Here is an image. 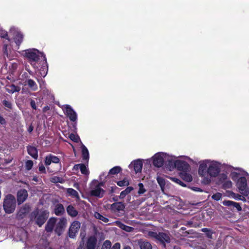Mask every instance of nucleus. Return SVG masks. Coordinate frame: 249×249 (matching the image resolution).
<instances>
[{"mask_svg": "<svg viewBox=\"0 0 249 249\" xmlns=\"http://www.w3.org/2000/svg\"><path fill=\"white\" fill-rule=\"evenodd\" d=\"M223 164L221 162L211 160H205L199 162L198 174L202 178V183L210 184L212 180L219 177Z\"/></svg>", "mask_w": 249, "mask_h": 249, "instance_id": "f257e3e1", "label": "nucleus"}, {"mask_svg": "<svg viewBox=\"0 0 249 249\" xmlns=\"http://www.w3.org/2000/svg\"><path fill=\"white\" fill-rule=\"evenodd\" d=\"M239 172L233 171L231 172L230 176L235 182V185L239 192L246 196L249 194V187L248 185L247 180L246 178L249 175L248 173L240 169H238Z\"/></svg>", "mask_w": 249, "mask_h": 249, "instance_id": "f03ea898", "label": "nucleus"}, {"mask_svg": "<svg viewBox=\"0 0 249 249\" xmlns=\"http://www.w3.org/2000/svg\"><path fill=\"white\" fill-rule=\"evenodd\" d=\"M21 54L25 57H26L30 61L31 65L34 68H37L36 65L40 57H42L44 63L46 65L47 60L45 56L41 52H39L37 50L35 49H30L22 51Z\"/></svg>", "mask_w": 249, "mask_h": 249, "instance_id": "7ed1b4c3", "label": "nucleus"}, {"mask_svg": "<svg viewBox=\"0 0 249 249\" xmlns=\"http://www.w3.org/2000/svg\"><path fill=\"white\" fill-rule=\"evenodd\" d=\"M175 156L169 155L163 152L157 153L153 157V163L154 166L161 167L164 162H168L169 164L175 160Z\"/></svg>", "mask_w": 249, "mask_h": 249, "instance_id": "20e7f679", "label": "nucleus"}, {"mask_svg": "<svg viewBox=\"0 0 249 249\" xmlns=\"http://www.w3.org/2000/svg\"><path fill=\"white\" fill-rule=\"evenodd\" d=\"M179 158L181 159H177L175 157V160L171 163L173 164V167L177 168L181 172L184 170H190V166L187 162L191 163L193 161V160L187 156H180Z\"/></svg>", "mask_w": 249, "mask_h": 249, "instance_id": "39448f33", "label": "nucleus"}, {"mask_svg": "<svg viewBox=\"0 0 249 249\" xmlns=\"http://www.w3.org/2000/svg\"><path fill=\"white\" fill-rule=\"evenodd\" d=\"M103 183L99 182L97 180H93L90 184L89 188V195L92 196L99 198L103 197L105 194V190L102 188Z\"/></svg>", "mask_w": 249, "mask_h": 249, "instance_id": "423d86ee", "label": "nucleus"}, {"mask_svg": "<svg viewBox=\"0 0 249 249\" xmlns=\"http://www.w3.org/2000/svg\"><path fill=\"white\" fill-rule=\"evenodd\" d=\"M16 207V200L15 197L11 195H7L3 202V208L6 213H13Z\"/></svg>", "mask_w": 249, "mask_h": 249, "instance_id": "0eeeda50", "label": "nucleus"}, {"mask_svg": "<svg viewBox=\"0 0 249 249\" xmlns=\"http://www.w3.org/2000/svg\"><path fill=\"white\" fill-rule=\"evenodd\" d=\"M48 216V213L45 210L36 211L32 214V218L34 217L36 223L41 227L45 222Z\"/></svg>", "mask_w": 249, "mask_h": 249, "instance_id": "6e6552de", "label": "nucleus"}, {"mask_svg": "<svg viewBox=\"0 0 249 249\" xmlns=\"http://www.w3.org/2000/svg\"><path fill=\"white\" fill-rule=\"evenodd\" d=\"M10 33L13 35L16 44L19 46L23 40V35L22 34L18 28L14 27L11 28Z\"/></svg>", "mask_w": 249, "mask_h": 249, "instance_id": "1a4fd4ad", "label": "nucleus"}, {"mask_svg": "<svg viewBox=\"0 0 249 249\" xmlns=\"http://www.w3.org/2000/svg\"><path fill=\"white\" fill-rule=\"evenodd\" d=\"M219 182L222 184V187L224 189H230L232 186V181L228 178L227 174H221L218 177Z\"/></svg>", "mask_w": 249, "mask_h": 249, "instance_id": "9d476101", "label": "nucleus"}, {"mask_svg": "<svg viewBox=\"0 0 249 249\" xmlns=\"http://www.w3.org/2000/svg\"><path fill=\"white\" fill-rule=\"evenodd\" d=\"M63 109L71 121L73 122L76 121L77 119V114L70 106L68 105L64 106Z\"/></svg>", "mask_w": 249, "mask_h": 249, "instance_id": "9b49d317", "label": "nucleus"}, {"mask_svg": "<svg viewBox=\"0 0 249 249\" xmlns=\"http://www.w3.org/2000/svg\"><path fill=\"white\" fill-rule=\"evenodd\" d=\"M80 223L77 221H75L72 223L70 229L69 234L71 238H74L80 228Z\"/></svg>", "mask_w": 249, "mask_h": 249, "instance_id": "f8f14e48", "label": "nucleus"}, {"mask_svg": "<svg viewBox=\"0 0 249 249\" xmlns=\"http://www.w3.org/2000/svg\"><path fill=\"white\" fill-rule=\"evenodd\" d=\"M67 220L65 218H61L59 221L56 224V227L54 230L55 233L59 236H60L64 228L66 227Z\"/></svg>", "mask_w": 249, "mask_h": 249, "instance_id": "ddd939ff", "label": "nucleus"}, {"mask_svg": "<svg viewBox=\"0 0 249 249\" xmlns=\"http://www.w3.org/2000/svg\"><path fill=\"white\" fill-rule=\"evenodd\" d=\"M142 160L138 159L131 162L129 165L130 169H133L136 173L140 172L142 169Z\"/></svg>", "mask_w": 249, "mask_h": 249, "instance_id": "4468645a", "label": "nucleus"}, {"mask_svg": "<svg viewBox=\"0 0 249 249\" xmlns=\"http://www.w3.org/2000/svg\"><path fill=\"white\" fill-rule=\"evenodd\" d=\"M28 197L27 191L24 189L20 190L17 194V201L18 204L24 202Z\"/></svg>", "mask_w": 249, "mask_h": 249, "instance_id": "2eb2a0df", "label": "nucleus"}, {"mask_svg": "<svg viewBox=\"0 0 249 249\" xmlns=\"http://www.w3.org/2000/svg\"><path fill=\"white\" fill-rule=\"evenodd\" d=\"M124 205L122 202H115L110 206L111 211L114 213L124 211Z\"/></svg>", "mask_w": 249, "mask_h": 249, "instance_id": "dca6fc26", "label": "nucleus"}, {"mask_svg": "<svg viewBox=\"0 0 249 249\" xmlns=\"http://www.w3.org/2000/svg\"><path fill=\"white\" fill-rule=\"evenodd\" d=\"M190 171V170H184L181 171L179 174L181 178L184 181L188 182H191L193 180V177L189 173Z\"/></svg>", "mask_w": 249, "mask_h": 249, "instance_id": "f3484780", "label": "nucleus"}, {"mask_svg": "<svg viewBox=\"0 0 249 249\" xmlns=\"http://www.w3.org/2000/svg\"><path fill=\"white\" fill-rule=\"evenodd\" d=\"M157 240L163 244L164 247H165V243L170 242V238L168 234L163 232H159Z\"/></svg>", "mask_w": 249, "mask_h": 249, "instance_id": "a211bd4d", "label": "nucleus"}, {"mask_svg": "<svg viewBox=\"0 0 249 249\" xmlns=\"http://www.w3.org/2000/svg\"><path fill=\"white\" fill-rule=\"evenodd\" d=\"M60 161L59 159L55 156L52 155H50L47 157H46L45 160V164L46 166L49 165L51 164L52 162L54 163H58Z\"/></svg>", "mask_w": 249, "mask_h": 249, "instance_id": "6ab92c4d", "label": "nucleus"}, {"mask_svg": "<svg viewBox=\"0 0 249 249\" xmlns=\"http://www.w3.org/2000/svg\"><path fill=\"white\" fill-rule=\"evenodd\" d=\"M97 243V238L94 236H91L88 238L87 242V249H95Z\"/></svg>", "mask_w": 249, "mask_h": 249, "instance_id": "aec40b11", "label": "nucleus"}, {"mask_svg": "<svg viewBox=\"0 0 249 249\" xmlns=\"http://www.w3.org/2000/svg\"><path fill=\"white\" fill-rule=\"evenodd\" d=\"M111 242L109 240L104 242L101 249H120L121 245L119 243H116L111 247Z\"/></svg>", "mask_w": 249, "mask_h": 249, "instance_id": "412c9836", "label": "nucleus"}, {"mask_svg": "<svg viewBox=\"0 0 249 249\" xmlns=\"http://www.w3.org/2000/svg\"><path fill=\"white\" fill-rule=\"evenodd\" d=\"M56 222V219L55 218H51L48 221L45 230L47 232H52Z\"/></svg>", "mask_w": 249, "mask_h": 249, "instance_id": "4be33fe9", "label": "nucleus"}, {"mask_svg": "<svg viewBox=\"0 0 249 249\" xmlns=\"http://www.w3.org/2000/svg\"><path fill=\"white\" fill-rule=\"evenodd\" d=\"M30 210L29 205L25 204L22 208H21L18 211L17 216L18 218H22L24 215L26 214Z\"/></svg>", "mask_w": 249, "mask_h": 249, "instance_id": "5701e85b", "label": "nucleus"}, {"mask_svg": "<svg viewBox=\"0 0 249 249\" xmlns=\"http://www.w3.org/2000/svg\"><path fill=\"white\" fill-rule=\"evenodd\" d=\"M74 168L75 170L80 169L81 173L84 175H88L89 174V171L87 166L84 164H76L74 166Z\"/></svg>", "mask_w": 249, "mask_h": 249, "instance_id": "b1692460", "label": "nucleus"}, {"mask_svg": "<svg viewBox=\"0 0 249 249\" xmlns=\"http://www.w3.org/2000/svg\"><path fill=\"white\" fill-rule=\"evenodd\" d=\"M114 223L116 225H117L118 227H119L120 228H121L123 230L125 231L131 232L134 230L133 228L130 227V226H126L123 223H122L120 221H116Z\"/></svg>", "mask_w": 249, "mask_h": 249, "instance_id": "393cba45", "label": "nucleus"}, {"mask_svg": "<svg viewBox=\"0 0 249 249\" xmlns=\"http://www.w3.org/2000/svg\"><path fill=\"white\" fill-rule=\"evenodd\" d=\"M6 90L9 93H14L16 92H19L20 90V88L18 86L12 84L7 85L5 87Z\"/></svg>", "mask_w": 249, "mask_h": 249, "instance_id": "a878e982", "label": "nucleus"}, {"mask_svg": "<svg viewBox=\"0 0 249 249\" xmlns=\"http://www.w3.org/2000/svg\"><path fill=\"white\" fill-rule=\"evenodd\" d=\"M157 181L161 188V191L164 193L166 185V180L165 178L162 176H158L157 177Z\"/></svg>", "mask_w": 249, "mask_h": 249, "instance_id": "bb28decb", "label": "nucleus"}, {"mask_svg": "<svg viewBox=\"0 0 249 249\" xmlns=\"http://www.w3.org/2000/svg\"><path fill=\"white\" fill-rule=\"evenodd\" d=\"M139 245L141 249H152L151 244L145 240H140L139 241Z\"/></svg>", "mask_w": 249, "mask_h": 249, "instance_id": "cd10ccee", "label": "nucleus"}, {"mask_svg": "<svg viewBox=\"0 0 249 249\" xmlns=\"http://www.w3.org/2000/svg\"><path fill=\"white\" fill-rule=\"evenodd\" d=\"M81 149L83 159L88 162L89 159V153L87 148L83 144H82Z\"/></svg>", "mask_w": 249, "mask_h": 249, "instance_id": "c85d7f7f", "label": "nucleus"}, {"mask_svg": "<svg viewBox=\"0 0 249 249\" xmlns=\"http://www.w3.org/2000/svg\"><path fill=\"white\" fill-rule=\"evenodd\" d=\"M28 152L33 158L36 159L38 157L37 152L36 148L33 146H29L27 148Z\"/></svg>", "mask_w": 249, "mask_h": 249, "instance_id": "c756f323", "label": "nucleus"}, {"mask_svg": "<svg viewBox=\"0 0 249 249\" xmlns=\"http://www.w3.org/2000/svg\"><path fill=\"white\" fill-rule=\"evenodd\" d=\"M64 212V208L63 206L61 204H58L56 205L55 209H54V212L57 215H59L63 213Z\"/></svg>", "mask_w": 249, "mask_h": 249, "instance_id": "7c9ffc66", "label": "nucleus"}, {"mask_svg": "<svg viewBox=\"0 0 249 249\" xmlns=\"http://www.w3.org/2000/svg\"><path fill=\"white\" fill-rule=\"evenodd\" d=\"M26 82L30 88L34 91L36 90L37 89V85L36 83L32 79H27Z\"/></svg>", "mask_w": 249, "mask_h": 249, "instance_id": "2f4dec72", "label": "nucleus"}, {"mask_svg": "<svg viewBox=\"0 0 249 249\" xmlns=\"http://www.w3.org/2000/svg\"><path fill=\"white\" fill-rule=\"evenodd\" d=\"M133 190V188L132 187L129 186L127 187L124 191L121 193L120 195L119 196V198L120 199L124 198L126 195L129 194Z\"/></svg>", "mask_w": 249, "mask_h": 249, "instance_id": "473e14b6", "label": "nucleus"}, {"mask_svg": "<svg viewBox=\"0 0 249 249\" xmlns=\"http://www.w3.org/2000/svg\"><path fill=\"white\" fill-rule=\"evenodd\" d=\"M68 194L72 197L75 198L76 199H79V196L78 195V193L76 191L72 189V188H68L67 190Z\"/></svg>", "mask_w": 249, "mask_h": 249, "instance_id": "72a5a7b5", "label": "nucleus"}, {"mask_svg": "<svg viewBox=\"0 0 249 249\" xmlns=\"http://www.w3.org/2000/svg\"><path fill=\"white\" fill-rule=\"evenodd\" d=\"M94 216L96 218L101 220L104 223H107L109 221L107 218L98 212H95L94 213Z\"/></svg>", "mask_w": 249, "mask_h": 249, "instance_id": "f704fd0d", "label": "nucleus"}, {"mask_svg": "<svg viewBox=\"0 0 249 249\" xmlns=\"http://www.w3.org/2000/svg\"><path fill=\"white\" fill-rule=\"evenodd\" d=\"M229 196L237 200H243L245 199V198L241 195L238 194H235L232 192H230Z\"/></svg>", "mask_w": 249, "mask_h": 249, "instance_id": "c9c22d12", "label": "nucleus"}, {"mask_svg": "<svg viewBox=\"0 0 249 249\" xmlns=\"http://www.w3.org/2000/svg\"><path fill=\"white\" fill-rule=\"evenodd\" d=\"M67 211L69 214L71 216H75L77 214V211L72 206H69L67 207Z\"/></svg>", "mask_w": 249, "mask_h": 249, "instance_id": "e433bc0d", "label": "nucleus"}, {"mask_svg": "<svg viewBox=\"0 0 249 249\" xmlns=\"http://www.w3.org/2000/svg\"><path fill=\"white\" fill-rule=\"evenodd\" d=\"M139 190L138 193L139 195H142L146 192V190L144 188L143 184L142 183L138 184Z\"/></svg>", "mask_w": 249, "mask_h": 249, "instance_id": "4c0bfd02", "label": "nucleus"}, {"mask_svg": "<svg viewBox=\"0 0 249 249\" xmlns=\"http://www.w3.org/2000/svg\"><path fill=\"white\" fill-rule=\"evenodd\" d=\"M121 170V168L119 166H115L109 170V173L115 175L119 173Z\"/></svg>", "mask_w": 249, "mask_h": 249, "instance_id": "58836bf2", "label": "nucleus"}, {"mask_svg": "<svg viewBox=\"0 0 249 249\" xmlns=\"http://www.w3.org/2000/svg\"><path fill=\"white\" fill-rule=\"evenodd\" d=\"M69 138L71 140L76 142L80 141V138L77 134L71 133L70 134Z\"/></svg>", "mask_w": 249, "mask_h": 249, "instance_id": "ea45409f", "label": "nucleus"}, {"mask_svg": "<svg viewBox=\"0 0 249 249\" xmlns=\"http://www.w3.org/2000/svg\"><path fill=\"white\" fill-rule=\"evenodd\" d=\"M117 184L119 186H124L128 185L129 184V182L126 179H124L123 180L118 181Z\"/></svg>", "mask_w": 249, "mask_h": 249, "instance_id": "a19ab883", "label": "nucleus"}, {"mask_svg": "<svg viewBox=\"0 0 249 249\" xmlns=\"http://www.w3.org/2000/svg\"><path fill=\"white\" fill-rule=\"evenodd\" d=\"M159 232L157 233L154 231H149L148 233V235L149 237L151 238H155L157 240L158 237L159 236Z\"/></svg>", "mask_w": 249, "mask_h": 249, "instance_id": "79ce46f5", "label": "nucleus"}, {"mask_svg": "<svg viewBox=\"0 0 249 249\" xmlns=\"http://www.w3.org/2000/svg\"><path fill=\"white\" fill-rule=\"evenodd\" d=\"M222 197V194L220 193H217L215 194H213L212 198L214 199V200L218 201L220 200L221 198Z\"/></svg>", "mask_w": 249, "mask_h": 249, "instance_id": "37998d69", "label": "nucleus"}, {"mask_svg": "<svg viewBox=\"0 0 249 249\" xmlns=\"http://www.w3.org/2000/svg\"><path fill=\"white\" fill-rule=\"evenodd\" d=\"M33 165V162L32 160H29L26 161L25 166H26V168L27 170H30L32 168Z\"/></svg>", "mask_w": 249, "mask_h": 249, "instance_id": "c03bdc74", "label": "nucleus"}, {"mask_svg": "<svg viewBox=\"0 0 249 249\" xmlns=\"http://www.w3.org/2000/svg\"><path fill=\"white\" fill-rule=\"evenodd\" d=\"M51 181L53 183L62 182V179L57 177H53L51 178Z\"/></svg>", "mask_w": 249, "mask_h": 249, "instance_id": "a18cd8bd", "label": "nucleus"}, {"mask_svg": "<svg viewBox=\"0 0 249 249\" xmlns=\"http://www.w3.org/2000/svg\"><path fill=\"white\" fill-rule=\"evenodd\" d=\"M42 69L43 70H41L39 72V73L40 76L44 77L46 75L47 73V67H45V66H44V67Z\"/></svg>", "mask_w": 249, "mask_h": 249, "instance_id": "49530a36", "label": "nucleus"}, {"mask_svg": "<svg viewBox=\"0 0 249 249\" xmlns=\"http://www.w3.org/2000/svg\"><path fill=\"white\" fill-rule=\"evenodd\" d=\"M222 203L224 206L232 207L234 202L230 200H224L223 201Z\"/></svg>", "mask_w": 249, "mask_h": 249, "instance_id": "de8ad7c7", "label": "nucleus"}, {"mask_svg": "<svg viewBox=\"0 0 249 249\" xmlns=\"http://www.w3.org/2000/svg\"><path fill=\"white\" fill-rule=\"evenodd\" d=\"M3 104L4 106L8 108H12V104L10 102L6 101V100H3Z\"/></svg>", "mask_w": 249, "mask_h": 249, "instance_id": "09e8293b", "label": "nucleus"}, {"mask_svg": "<svg viewBox=\"0 0 249 249\" xmlns=\"http://www.w3.org/2000/svg\"><path fill=\"white\" fill-rule=\"evenodd\" d=\"M190 188L192 190H193L195 192H203L202 189H201L200 188L197 187L192 186V187H190Z\"/></svg>", "mask_w": 249, "mask_h": 249, "instance_id": "8fccbe9b", "label": "nucleus"}, {"mask_svg": "<svg viewBox=\"0 0 249 249\" xmlns=\"http://www.w3.org/2000/svg\"><path fill=\"white\" fill-rule=\"evenodd\" d=\"M233 207L235 208L238 211H240L242 210V208L238 203L234 202Z\"/></svg>", "mask_w": 249, "mask_h": 249, "instance_id": "3c124183", "label": "nucleus"}, {"mask_svg": "<svg viewBox=\"0 0 249 249\" xmlns=\"http://www.w3.org/2000/svg\"><path fill=\"white\" fill-rule=\"evenodd\" d=\"M7 48V45L6 44H4L3 45V53L8 57H9L8 52Z\"/></svg>", "mask_w": 249, "mask_h": 249, "instance_id": "603ef678", "label": "nucleus"}, {"mask_svg": "<svg viewBox=\"0 0 249 249\" xmlns=\"http://www.w3.org/2000/svg\"><path fill=\"white\" fill-rule=\"evenodd\" d=\"M39 171L43 173H45L46 172L45 168L43 166V165L41 164L39 166Z\"/></svg>", "mask_w": 249, "mask_h": 249, "instance_id": "864d4df0", "label": "nucleus"}, {"mask_svg": "<svg viewBox=\"0 0 249 249\" xmlns=\"http://www.w3.org/2000/svg\"><path fill=\"white\" fill-rule=\"evenodd\" d=\"M170 179L174 182L177 183V184H179L181 183V180L178 178H171Z\"/></svg>", "mask_w": 249, "mask_h": 249, "instance_id": "5fc2aeb1", "label": "nucleus"}, {"mask_svg": "<svg viewBox=\"0 0 249 249\" xmlns=\"http://www.w3.org/2000/svg\"><path fill=\"white\" fill-rule=\"evenodd\" d=\"M31 106L32 107L33 109H36V102H35V101L31 100Z\"/></svg>", "mask_w": 249, "mask_h": 249, "instance_id": "6e6d98bb", "label": "nucleus"}, {"mask_svg": "<svg viewBox=\"0 0 249 249\" xmlns=\"http://www.w3.org/2000/svg\"><path fill=\"white\" fill-rule=\"evenodd\" d=\"M0 124H6L5 119L1 116H0Z\"/></svg>", "mask_w": 249, "mask_h": 249, "instance_id": "4d7b16f0", "label": "nucleus"}, {"mask_svg": "<svg viewBox=\"0 0 249 249\" xmlns=\"http://www.w3.org/2000/svg\"><path fill=\"white\" fill-rule=\"evenodd\" d=\"M7 36V33L5 31H2L0 34V36L3 38H5Z\"/></svg>", "mask_w": 249, "mask_h": 249, "instance_id": "13d9d810", "label": "nucleus"}, {"mask_svg": "<svg viewBox=\"0 0 249 249\" xmlns=\"http://www.w3.org/2000/svg\"><path fill=\"white\" fill-rule=\"evenodd\" d=\"M207 236L209 237V238H212V232H211V231L210 230L208 232H207Z\"/></svg>", "mask_w": 249, "mask_h": 249, "instance_id": "bf43d9fd", "label": "nucleus"}, {"mask_svg": "<svg viewBox=\"0 0 249 249\" xmlns=\"http://www.w3.org/2000/svg\"><path fill=\"white\" fill-rule=\"evenodd\" d=\"M210 231V230L208 228H203L201 230V231L204 232H207Z\"/></svg>", "mask_w": 249, "mask_h": 249, "instance_id": "052dcab7", "label": "nucleus"}, {"mask_svg": "<svg viewBox=\"0 0 249 249\" xmlns=\"http://www.w3.org/2000/svg\"><path fill=\"white\" fill-rule=\"evenodd\" d=\"M33 130V126L32 125H30L28 129V131L29 132H31Z\"/></svg>", "mask_w": 249, "mask_h": 249, "instance_id": "680f3d73", "label": "nucleus"}, {"mask_svg": "<svg viewBox=\"0 0 249 249\" xmlns=\"http://www.w3.org/2000/svg\"><path fill=\"white\" fill-rule=\"evenodd\" d=\"M178 184H179L180 185L183 186V187L186 186L185 184L181 181V183H179Z\"/></svg>", "mask_w": 249, "mask_h": 249, "instance_id": "e2e57ef3", "label": "nucleus"}, {"mask_svg": "<svg viewBox=\"0 0 249 249\" xmlns=\"http://www.w3.org/2000/svg\"><path fill=\"white\" fill-rule=\"evenodd\" d=\"M33 180L35 181H37L38 179H37V177H34L33 178Z\"/></svg>", "mask_w": 249, "mask_h": 249, "instance_id": "0e129e2a", "label": "nucleus"}, {"mask_svg": "<svg viewBox=\"0 0 249 249\" xmlns=\"http://www.w3.org/2000/svg\"><path fill=\"white\" fill-rule=\"evenodd\" d=\"M123 249H131V248L129 246L125 247Z\"/></svg>", "mask_w": 249, "mask_h": 249, "instance_id": "69168bd1", "label": "nucleus"}, {"mask_svg": "<svg viewBox=\"0 0 249 249\" xmlns=\"http://www.w3.org/2000/svg\"><path fill=\"white\" fill-rule=\"evenodd\" d=\"M77 249H83V248L82 246H80Z\"/></svg>", "mask_w": 249, "mask_h": 249, "instance_id": "338daca9", "label": "nucleus"}, {"mask_svg": "<svg viewBox=\"0 0 249 249\" xmlns=\"http://www.w3.org/2000/svg\"><path fill=\"white\" fill-rule=\"evenodd\" d=\"M174 249H179V248L178 247H174Z\"/></svg>", "mask_w": 249, "mask_h": 249, "instance_id": "774afa93", "label": "nucleus"}]
</instances>
